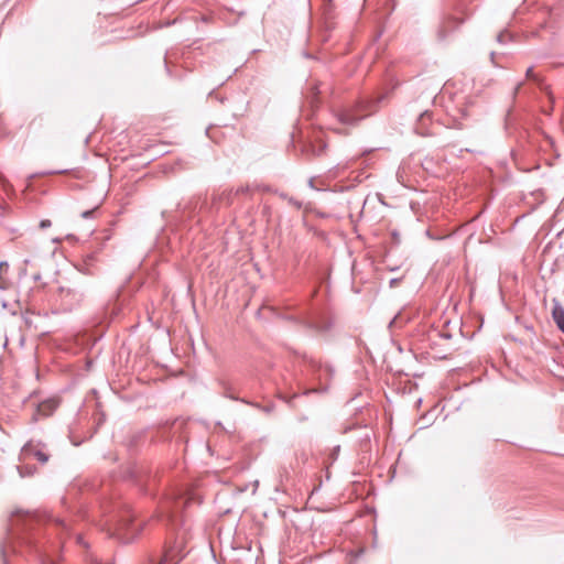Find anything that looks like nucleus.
<instances>
[{"instance_id":"obj_1","label":"nucleus","mask_w":564,"mask_h":564,"mask_svg":"<svg viewBox=\"0 0 564 564\" xmlns=\"http://www.w3.org/2000/svg\"><path fill=\"white\" fill-rule=\"evenodd\" d=\"M47 521L50 527L57 531V539L63 541L64 535L70 531L69 523L62 518H54L50 514H39L36 512L18 510L13 513L11 520V528L8 536L0 547L3 564H8V554L17 553L18 546L32 547L35 544V539L32 535V530L35 524Z\"/></svg>"},{"instance_id":"obj_2","label":"nucleus","mask_w":564,"mask_h":564,"mask_svg":"<svg viewBox=\"0 0 564 564\" xmlns=\"http://www.w3.org/2000/svg\"><path fill=\"white\" fill-rule=\"evenodd\" d=\"M142 528V522L135 523L134 512L130 508H126L122 510L116 527L109 529V531L112 536H116L122 543H130L139 536Z\"/></svg>"},{"instance_id":"obj_3","label":"nucleus","mask_w":564,"mask_h":564,"mask_svg":"<svg viewBox=\"0 0 564 564\" xmlns=\"http://www.w3.org/2000/svg\"><path fill=\"white\" fill-rule=\"evenodd\" d=\"M384 95H380L376 98H368L360 100L355 109L341 110L337 117L338 120L344 124H356L358 121L367 117L368 115L376 111L378 104L384 99Z\"/></svg>"},{"instance_id":"obj_4","label":"nucleus","mask_w":564,"mask_h":564,"mask_svg":"<svg viewBox=\"0 0 564 564\" xmlns=\"http://www.w3.org/2000/svg\"><path fill=\"white\" fill-rule=\"evenodd\" d=\"M187 503V499L182 497L181 494L171 492L161 502V517L165 518L172 525L177 527L182 523L181 513Z\"/></svg>"},{"instance_id":"obj_5","label":"nucleus","mask_w":564,"mask_h":564,"mask_svg":"<svg viewBox=\"0 0 564 564\" xmlns=\"http://www.w3.org/2000/svg\"><path fill=\"white\" fill-rule=\"evenodd\" d=\"M303 360L307 367V371L312 376H314L321 383L324 382V386L321 388V390L326 391L328 389V383L334 378L335 369L330 365H323L315 358L306 355L303 356Z\"/></svg>"},{"instance_id":"obj_6","label":"nucleus","mask_w":564,"mask_h":564,"mask_svg":"<svg viewBox=\"0 0 564 564\" xmlns=\"http://www.w3.org/2000/svg\"><path fill=\"white\" fill-rule=\"evenodd\" d=\"M51 457L47 445L41 441L31 440L25 443L21 449L23 460L36 459L41 464H46Z\"/></svg>"},{"instance_id":"obj_7","label":"nucleus","mask_w":564,"mask_h":564,"mask_svg":"<svg viewBox=\"0 0 564 564\" xmlns=\"http://www.w3.org/2000/svg\"><path fill=\"white\" fill-rule=\"evenodd\" d=\"M463 23L462 19H458L456 17H445L443 21L441 22L438 30H437V37L438 40L443 41L446 39V36L453 32L455 29H457Z\"/></svg>"},{"instance_id":"obj_8","label":"nucleus","mask_w":564,"mask_h":564,"mask_svg":"<svg viewBox=\"0 0 564 564\" xmlns=\"http://www.w3.org/2000/svg\"><path fill=\"white\" fill-rule=\"evenodd\" d=\"M58 406V402L54 399H47L37 404L36 410L32 416V421L36 422L40 417L50 416Z\"/></svg>"},{"instance_id":"obj_9","label":"nucleus","mask_w":564,"mask_h":564,"mask_svg":"<svg viewBox=\"0 0 564 564\" xmlns=\"http://www.w3.org/2000/svg\"><path fill=\"white\" fill-rule=\"evenodd\" d=\"M251 191H252V187L250 185L239 186V187H237V189L235 192H232L231 189L224 191L218 196H214L213 200H214V203L216 200H218V202H226V204H231V197L234 195H245V194L251 193Z\"/></svg>"},{"instance_id":"obj_10","label":"nucleus","mask_w":564,"mask_h":564,"mask_svg":"<svg viewBox=\"0 0 564 564\" xmlns=\"http://www.w3.org/2000/svg\"><path fill=\"white\" fill-rule=\"evenodd\" d=\"M553 319L557 328L564 334V308L556 305L552 312Z\"/></svg>"},{"instance_id":"obj_11","label":"nucleus","mask_w":564,"mask_h":564,"mask_svg":"<svg viewBox=\"0 0 564 564\" xmlns=\"http://www.w3.org/2000/svg\"><path fill=\"white\" fill-rule=\"evenodd\" d=\"M145 564H177L172 551L165 552L159 560L151 558Z\"/></svg>"},{"instance_id":"obj_12","label":"nucleus","mask_w":564,"mask_h":564,"mask_svg":"<svg viewBox=\"0 0 564 564\" xmlns=\"http://www.w3.org/2000/svg\"><path fill=\"white\" fill-rule=\"evenodd\" d=\"M61 295L64 300L69 297L70 302H79L84 294L77 290L61 288Z\"/></svg>"},{"instance_id":"obj_13","label":"nucleus","mask_w":564,"mask_h":564,"mask_svg":"<svg viewBox=\"0 0 564 564\" xmlns=\"http://www.w3.org/2000/svg\"><path fill=\"white\" fill-rule=\"evenodd\" d=\"M17 469L21 478L31 477L36 473V467L30 464L17 466Z\"/></svg>"},{"instance_id":"obj_14","label":"nucleus","mask_w":564,"mask_h":564,"mask_svg":"<svg viewBox=\"0 0 564 564\" xmlns=\"http://www.w3.org/2000/svg\"><path fill=\"white\" fill-rule=\"evenodd\" d=\"M406 322V318L402 316L401 313L397 314L389 323V328H399L402 326L403 323Z\"/></svg>"},{"instance_id":"obj_15","label":"nucleus","mask_w":564,"mask_h":564,"mask_svg":"<svg viewBox=\"0 0 564 564\" xmlns=\"http://www.w3.org/2000/svg\"><path fill=\"white\" fill-rule=\"evenodd\" d=\"M281 197L288 199L289 204L296 207L297 209L302 208V203L293 197H288L285 194H282Z\"/></svg>"},{"instance_id":"obj_16","label":"nucleus","mask_w":564,"mask_h":564,"mask_svg":"<svg viewBox=\"0 0 564 564\" xmlns=\"http://www.w3.org/2000/svg\"><path fill=\"white\" fill-rule=\"evenodd\" d=\"M525 77H527L528 79H531V80H534V82H536V83H540V78H539V76H538L536 74H534V73H533V67H532V66H530V67L527 69V72H525Z\"/></svg>"},{"instance_id":"obj_17","label":"nucleus","mask_w":564,"mask_h":564,"mask_svg":"<svg viewBox=\"0 0 564 564\" xmlns=\"http://www.w3.org/2000/svg\"><path fill=\"white\" fill-rule=\"evenodd\" d=\"M326 149L325 143H321L318 147L312 145V152L314 155H322Z\"/></svg>"},{"instance_id":"obj_18","label":"nucleus","mask_w":564,"mask_h":564,"mask_svg":"<svg viewBox=\"0 0 564 564\" xmlns=\"http://www.w3.org/2000/svg\"><path fill=\"white\" fill-rule=\"evenodd\" d=\"M508 39H509V34H508V32H500V33L497 35V41H498L499 43H506Z\"/></svg>"},{"instance_id":"obj_19","label":"nucleus","mask_w":564,"mask_h":564,"mask_svg":"<svg viewBox=\"0 0 564 564\" xmlns=\"http://www.w3.org/2000/svg\"><path fill=\"white\" fill-rule=\"evenodd\" d=\"M95 210L96 208H93V209H89V210H85L80 214V217L84 218V219H88V218H91L95 214Z\"/></svg>"},{"instance_id":"obj_20","label":"nucleus","mask_w":564,"mask_h":564,"mask_svg":"<svg viewBox=\"0 0 564 564\" xmlns=\"http://www.w3.org/2000/svg\"><path fill=\"white\" fill-rule=\"evenodd\" d=\"M51 225H52V223L48 219H43V220L40 221V228L41 229L48 228V227H51Z\"/></svg>"},{"instance_id":"obj_21","label":"nucleus","mask_w":564,"mask_h":564,"mask_svg":"<svg viewBox=\"0 0 564 564\" xmlns=\"http://www.w3.org/2000/svg\"><path fill=\"white\" fill-rule=\"evenodd\" d=\"M312 327L318 332H324L328 329V326L312 325Z\"/></svg>"},{"instance_id":"obj_22","label":"nucleus","mask_w":564,"mask_h":564,"mask_svg":"<svg viewBox=\"0 0 564 564\" xmlns=\"http://www.w3.org/2000/svg\"><path fill=\"white\" fill-rule=\"evenodd\" d=\"M9 264L7 261H0V271L7 270Z\"/></svg>"},{"instance_id":"obj_23","label":"nucleus","mask_w":564,"mask_h":564,"mask_svg":"<svg viewBox=\"0 0 564 564\" xmlns=\"http://www.w3.org/2000/svg\"><path fill=\"white\" fill-rule=\"evenodd\" d=\"M522 85H523V83H519V84L516 86L514 94H517V93L520 90V88H521V86H522Z\"/></svg>"},{"instance_id":"obj_24","label":"nucleus","mask_w":564,"mask_h":564,"mask_svg":"<svg viewBox=\"0 0 564 564\" xmlns=\"http://www.w3.org/2000/svg\"><path fill=\"white\" fill-rule=\"evenodd\" d=\"M308 185H310V187L314 188L313 178H311V180L308 181Z\"/></svg>"},{"instance_id":"obj_25","label":"nucleus","mask_w":564,"mask_h":564,"mask_svg":"<svg viewBox=\"0 0 564 564\" xmlns=\"http://www.w3.org/2000/svg\"><path fill=\"white\" fill-rule=\"evenodd\" d=\"M77 539H78V543H82V536H80V535H78V538H77Z\"/></svg>"}]
</instances>
